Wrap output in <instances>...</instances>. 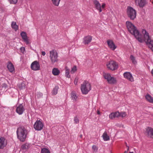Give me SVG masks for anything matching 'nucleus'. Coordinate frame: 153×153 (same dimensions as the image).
I'll return each instance as SVG.
<instances>
[{
	"instance_id": "aec40b11",
	"label": "nucleus",
	"mask_w": 153,
	"mask_h": 153,
	"mask_svg": "<svg viewBox=\"0 0 153 153\" xmlns=\"http://www.w3.org/2000/svg\"><path fill=\"white\" fill-rule=\"evenodd\" d=\"M120 112L116 111L111 113L109 115V118L111 119H113L115 117H119Z\"/></svg>"
},
{
	"instance_id": "cd10ccee",
	"label": "nucleus",
	"mask_w": 153,
	"mask_h": 153,
	"mask_svg": "<svg viewBox=\"0 0 153 153\" xmlns=\"http://www.w3.org/2000/svg\"><path fill=\"white\" fill-rule=\"evenodd\" d=\"M61 0H51L53 4L55 6H59Z\"/></svg>"
},
{
	"instance_id": "c03bdc74",
	"label": "nucleus",
	"mask_w": 153,
	"mask_h": 153,
	"mask_svg": "<svg viewBox=\"0 0 153 153\" xmlns=\"http://www.w3.org/2000/svg\"><path fill=\"white\" fill-rule=\"evenodd\" d=\"M80 137H81V138H82V134L80 135Z\"/></svg>"
},
{
	"instance_id": "ea45409f",
	"label": "nucleus",
	"mask_w": 153,
	"mask_h": 153,
	"mask_svg": "<svg viewBox=\"0 0 153 153\" xmlns=\"http://www.w3.org/2000/svg\"><path fill=\"white\" fill-rule=\"evenodd\" d=\"M105 3H102V5L101 7V9H104V8H105Z\"/></svg>"
},
{
	"instance_id": "37998d69",
	"label": "nucleus",
	"mask_w": 153,
	"mask_h": 153,
	"mask_svg": "<svg viewBox=\"0 0 153 153\" xmlns=\"http://www.w3.org/2000/svg\"><path fill=\"white\" fill-rule=\"evenodd\" d=\"M151 73H152V76H153V69H152V71Z\"/></svg>"
},
{
	"instance_id": "4468645a",
	"label": "nucleus",
	"mask_w": 153,
	"mask_h": 153,
	"mask_svg": "<svg viewBox=\"0 0 153 153\" xmlns=\"http://www.w3.org/2000/svg\"><path fill=\"white\" fill-rule=\"evenodd\" d=\"M107 43L108 47L111 50L114 51L117 48V46L112 40H108L107 41Z\"/></svg>"
},
{
	"instance_id": "c9c22d12",
	"label": "nucleus",
	"mask_w": 153,
	"mask_h": 153,
	"mask_svg": "<svg viewBox=\"0 0 153 153\" xmlns=\"http://www.w3.org/2000/svg\"><path fill=\"white\" fill-rule=\"evenodd\" d=\"M36 96L38 98H40L42 96V94L40 92H38L37 93Z\"/></svg>"
},
{
	"instance_id": "a878e982",
	"label": "nucleus",
	"mask_w": 153,
	"mask_h": 153,
	"mask_svg": "<svg viewBox=\"0 0 153 153\" xmlns=\"http://www.w3.org/2000/svg\"><path fill=\"white\" fill-rule=\"evenodd\" d=\"M70 71V69L68 67H66L65 68V74L66 77L68 78L70 77V76L69 75Z\"/></svg>"
},
{
	"instance_id": "a19ab883",
	"label": "nucleus",
	"mask_w": 153,
	"mask_h": 153,
	"mask_svg": "<svg viewBox=\"0 0 153 153\" xmlns=\"http://www.w3.org/2000/svg\"><path fill=\"white\" fill-rule=\"evenodd\" d=\"M42 54L43 56H44L46 54L45 52L44 51H42Z\"/></svg>"
},
{
	"instance_id": "72a5a7b5",
	"label": "nucleus",
	"mask_w": 153,
	"mask_h": 153,
	"mask_svg": "<svg viewBox=\"0 0 153 153\" xmlns=\"http://www.w3.org/2000/svg\"><path fill=\"white\" fill-rule=\"evenodd\" d=\"M126 115V113L125 112H122L120 113L119 117H125Z\"/></svg>"
},
{
	"instance_id": "ddd939ff",
	"label": "nucleus",
	"mask_w": 153,
	"mask_h": 153,
	"mask_svg": "<svg viewBox=\"0 0 153 153\" xmlns=\"http://www.w3.org/2000/svg\"><path fill=\"white\" fill-rule=\"evenodd\" d=\"M124 77L128 80L132 82L134 81V78L132 74L129 72H126L123 74Z\"/></svg>"
},
{
	"instance_id": "9b49d317",
	"label": "nucleus",
	"mask_w": 153,
	"mask_h": 153,
	"mask_svg": "<svg viewBox=\"0 0 153 153\" xmlns=\"http://www.w3.org/2000/svg\"><path fill=\"white\" fill-rule=\"evenodd\" d=\"M135 5L140 7H143L146 4V0H134Z\"/></svg>"
},
{
	"instance_id": "f704fd0d",
	"label": "nucleus",
	"mask_w": 153,
	"mask_h": 153,
	"mask_svg": "<svg viewBox=\"0 0 153 153\" xmlns=\"http://www.w3.org/2000/svg\"><path fill=\"white\" fill-rule=\"evenodd\" d=\"M74 120L75 123L77 124L79 122V119L77 116H75L74 117Z\"/></svg>"
},
{
	"instance_id": "b1692460",
	"label": "nucleus",
	"mask_w": 153,
	"mask_h": 153,
	"mask_svg": "<svg viewBox=\"0 0 153 153\" xmlns=\"http://www.w3.org/2000/svg\"><path fill=\"white\" fill-rule=\"evenodd\" d=\"M53 74L55 76H57L60 73L59 71L57 68H54L52 71Z\"/></svg>"
},
{
	"instance_id": "c85d7f7f",
	"label": "nucleus",
	"mask_w": 153,
	"mask_h": 153,
	"mask_svg": "<svg viewBox=\"0 0 153 153\" xmlns=\"http://www.w3.org/2000/svg\"><path fill=\"white\" fill-rule=\"evenodd\" d=\"M130 58L133 64H136L137 63L136 58L133 56L131 55L130 56Z\"/></svg>"
},
{
	"instance_id": "4c0bfd02",
	"label": "nucleus",
	"mask_w": 153,
	"mask_h": 153,
	"mask_svg": "<svg viewBox=\"0 0 153 153\" xmlns=\"http://www.w3.org/2000/svg\"><path fill=\"white\" fill-rule=\"evenodd\" d=\"M20 50L21 52L24 53L25 51V48L24 47H22L20 48Z\"/></svg>"
},
{
	"instance_id": "a211bd4d",
	"label": "nucleus",
	"mask_w": 153,
	"mask_h": 153,
	"mask_svg": "<svg viewBox=\"0 0 153 153\" xmlns=\"http://www.w3.org/2000/svg\"><path fill=\"white\" fill-rule=\"evenodd\" d=\"M21 35L24 41L27 44H29V42L27 39L26 33L25 32H22L21 33Z\"/></svg>"
},
{
	"instance_id": "20e7f679",
	"label": "nucleus",
	"mask_w": 153,
	"mask_h": 153,
	"mask_svg": "<svg viewBox=\"0 0 153 153\" xmlns=\"http://www.w3.org/2000/svg\"><path fill=\"white\" fill-rule=\"evenodd\" d=\"M127 13L128 16L131 20H134L136 17V11L131 7H128L127 8Z\"/></svg>"
},
{
	"instance_id": "2eb2a0df",
	"label": "nucleus",
	"mask_w": 153,
	"mask_h": 153,
	"mask_svg": "<svg viewBox=\"0 0 153 153\" xmlns=\"http://www.w3.org/2000/svg\"><path fill=\"white\" fill-rule=\"evenodd\" d=\"M7 144V140L4 138L1 137L0 138V149H3Z\"/></svg>"
},
{
	"instance_id": "2f4dec72",
	"label": "nucleus",
	"mask_w": 153,
	"mask_h": 153,
	"mask_svg": "<svg viewBox=\"0 0 153 153\" xmlns=\"http://www.w3.org/2000/svg\"><path fill=\"white\" fill-rule=\"evenodd\" d=\"M41 153H50L48 149L46 148H43L41 151Z\"/></svg>"
},
{
	"instance_id": "58836bf2",
	"label": "nucleus",
	"mask_w": 153,
	"mask_h": 153,
	"mask_svg": "<svg viewBox=\"0 0 153 153\" xmlns=\"http://www.w3.org/2000/svg\"><path fill=\"white\" fill-rule=\"evenodd\" d=\"M78 80V77H76L75 79L74 83L75 85H76L77 84V82Z\"/></svg>"
},
{
	"instance_id": "6ab92c4d",
	"label": "nucleus",
	"mask_w": 153,
	"mask_h": 153,
	"mask_svg": "<svg viewBox=\"0 0 153 153\" xmlns=\"http://www.w3.org/2000/svg\"><path fill=\"white\" fill-rule=\"evenodd\" d=\"M146 131L148 136L151 138H153V129L151 127H148L146 129Z\"/></svg>"
},
{
	"instance_id": "a18cd8bd",
	"label": "nucleus",
	"mask_w": 153,
	"mask_h": 153,
	"mask_svg": "<svg viewBox=\"0 0 153 153\" xmlns=\"http://www.w3.org/2000/svg\"><path fill=\"white\" fill-rule=\"evenodd\" d=\"M129 153H134L133 152H130Z\"/></svg>"
},
{
	"instance_id": "5701e85b",
	"label": "nucleus",
	"mask_w": 153,
	"mask_h": 153,
	"mask_svg": "<svg viewBox=\"0 0 153 153\" xmlns=\"http://www.w3.org/2000/svg\"><path fill=\"white\" fill-rule=\"evenodd\" d=\"M30 144L28 143H25L21 146V148L23 150H26L29 148Z\"/></svg>"
},
{
	"instance_id": "4be33fe9",
	"label": "nucleus",
	"mask_w": 153,
	"mask_h": 153,
	"mask_svg": "<svg viewBox=\"0 0 153 153\" xmlns=\"http://www.w3.org/2000/svg\"><path fill=\"white\" fill-rule=\"evenodd\" d=\"M102 137L104 141H108L110 140L109 137L108 135L107 132L106 131H105L103 133L102 135Z\"/></svg>"
},
{
	"instance_id": "f03ea898",
	"label": "nucleus",
	"mask_w": 153,
	"mask_h": 153,
	"mask_svg": "<svg viewBox=\"0 0 153 153\" xmlns=\"http://www.w3.org/2000/svg\"><path fill=\"white\" fill-rule=\"evenodd\" d=\"M16 133L17 137L21 141L24 142L25 140L27 134V131L25 128L22 127L18 128Z\"/></svg>"
},
{
	"instance_id": "7ed1b4c3",
	"label": "nucleus",
	"mask_w": 153,
	"mask_h": 153,
	"mask_svg": "<svg viewBox=\"0 0 153 153\" xmlns=\"http://www.w3.org/2000/svg\"><path fill=\"white\" fill-rule=\"evenodd\" d=\"M91 87L90 83L88 81H84L81 85V89L83 94H87L91 90Z\"/></svg>"
},
{
	"instance_id": "423d86ee",
	"label": "nucleus",
	"mask_w": 153,
	"mask_h": 153,
	"mask_svg": "<svg viewBox=\"0 0 153 153\" xmlns=\"http://www.w3.org/2000/svg\"><path fill=\"white\" fill-rule=\"evenodd\" d=\"M103 76L104 78L107 80L108 83L110 84H115L117 82L116 78L112 76L109 73H104Z\"/></svg>"
},
{
	"instance_id": "49530a36",
	"label": "nucleus",
	"mask_w": 153,
	"mask_h": 153,
	"mask_svg": "<svg viewBox=\"0 0 153 153\" xmlns=\"http://www.w3.org/2000/svg\"><path fill=\"white\" fill-rule=\"evenodd\" d=\"M152 4H153V2H152Z\"/></svg>"
},
{
	"instance_id": "dca6fc26",
	"label": "nucleus",
	"mask_w": 153,
	"mask_h": 153,
	"mask_svg": "<svg viewBox=\"0 0 153 153\" xmlns=\"http://www.w3.org/2000/svg\"><path fill=\"white\" fill-rule=\"evenodd\" d=\"M92 37L90 36H88L85 37L83 39V43L85 45H87L91 42Z\"/></svg>"
},
{
	"instance_id": "0eeeda50",
	"label": "nucleus",
	"mask_w": 153,
	"mask_h": 153,
	"mask_svg": "<svg viewBox=\"0 0 153 153\" xmlns=\"http://www.w3.org/2000/svg\"><path fill=\"white\" fill-rule=\"evenodd\" d=\"M58 54L55 50H53L50 51V58L52 63L58 61Z\"/></svg>"
},
{
	"instance_id": "9d476101",
	"label": "nucleus",
	"mask_w": 153,
	"mask_h": 153,
	"mask_svg": "<svg viewBox=\"0 0 153 153\" xmlns=\"http://www.w3.org/2000/svg\"><path fill=\"white\" fill-rule=\"evenodd\" d=\"M25 110L22 104H20L16 106V112L19 115L22 114Z\"/></svg>"
},
{
	"instance_id": "f257e3e1",
	"label": "nucleus",
	"mask_w": 153,
	"mask_h": 153,
	"mask_svg": "<svg viewBox=\"0 0 153 153\" xmlns=\"http://www.w3.org/2000/svg\"><path fill=\"white\" fill-rule=\"evenodd\" d=\"M126 25L128 30L130 33L134 35L139 42H145L149 47L153 51V40L151 39L149 33L146 30H142V35L140 34L136 27L131 22L127 21L126 22Z\"/></svg>"
},
{
	"instance_id": "1a4fd4ad",
	"label": "nucleus",
	"mask_w": 153,
	"mask_h": 153,
	"mask_svg": "<svg viewBox=\"0 0 153 153\" xmlns=\"http://www.w3.org/2000/svg\"><path fill=\"white\" fill-rule=\"evenodd\" d=\"M31 68L33 71H38L40 69V66L39 62L37 61L33 62L31 65Z\"/></svg>"
},
{
	"instance_id": "6e6552de",
	"label": "nucleus",
	"mask_w": 153,
	"mask_h": 153,
	"mask_svg": "<svg viewBox=\"0 0 153 153\" xmlns=\"http://www.w3.org/2000/svg\"><path fill=\"white\" fill-rule=\"evenodd\" d=\"M43 126V124L41 121L37 120L34 125V128L36 130L40 131L42 129Z\"/></svg>"
},
{
	"instance_id": "bb28decb",
	"label": "nucleus",
	"mask_w": 153,
	"mask_h": 153,
	"mask_svg": "<svg viewBox=\"0 0 153 153\" xmlns=\"http://www.w3.org/2000/svg\"><path fill=\"white\" fill-rule=\"evenodd\" d=\"M11 27L15 31H16L18 29V26L17 25L16 22H13L11 23Z\"/></svg>"
},
{
	"instance_id": "79ce46f5",
	"label": "nucleus",
	"mask_w": 153,
	"mask_h": 153,
	"mask_svg": "<svg viewBox=\"0 0 153 153\" xmlns=\"http://www.w3.org/2000/svg\"><path fill=\"white\" fill-rule=\"evenodd\" d=\"M97 114H100V112L99 111H97Z\"/></svg>"
},
{
	"instance_id": "7c9ffc66",
	"label": "nucleus",
	"mask_w": 153,
	"mask_h": 153,
	"mask_svg": "<svg viewBox=\"0 0 153 153\" xmlns=\"http://www.w3.org/2000/svg\"><path fill=\"white\" fill-rule=\"evenodd\" d=\"M92 149L94 153H96L98 149V147L94 145L92 146Z\"/></svg>"
},
{
	"instance_id": "473e14b6",
	"label": "nucleus",
	"mask_w": 153,
	"mask_h": 153,
	"mask_svg": "<svg viewBox=\"0 0 153 153\" xmlns=\"http://www.w3.org/2000/svg\"><path fill=\"white\" fill-rule=\"evenodd\" d=\"M77 70L76 67V66H74L73 68H72L71 70L70 71V72L71 74L74 73Z\"/></svg>"
},
{
	"instance_id": "412c9836",
	"label": "nucleus",
	"mask_w": 153,
	"mask_h": 153,
	"mask_svg": "<svg viewBox=\"0 0 153 153\" xmlns=\"http://www.w3.org/2000/svg\"><path fill=\"white\" fill-rule=\"evenodd\" d=\"M71 99L73 100V101H76L77 100V96L74 91H72L71 92Z\"/></svg>"
},
{
	"instance_id": "f8f14e48",
	"label": "nucleus",
	"mask_w": 153,
	"mask_h": 153,
	"mask_svg": "<svg viewBox=\"0 0 153 153\" xmlns=\"http://www.w3.org/2000/svg\"><path fill=\"white\" fill-rule=\"evenodd\" d=\"M7 67L9 71L12 74L15 72V68L13 64L10 61L8 62Z\"/></svg>"
},
{
	"instance_id": "393cba45",
	"label": "nucleus",
	"mask_w": 153,
	"mask_h": 153,
	"mask_svg": "<svg viewBox=\"0 0 153 153\" xmlns=\"http://www.w3.org/2000/svg\"><path fill=\"white\" fill-rule=\"evenodd\" d=\"M146 98L149 102L151 103H153V98L149 94H147L146 96Z\"/></svg>"
},
{
	"instance_id": "c756f323",
	"label": "nucleus",
	"mask_w": 153,
	"mask_h": 153,
	"mask_svg": "<svg viewBox=\"0 0 153 153\" xmlns=\"http://www.w3.org/2000/svg\"><path fill=\"white\" fill-rule=\"evenodd\" d=\"M58 88V86H56L55 87L52 91V94L53 95H55L57 93Z\"/></svg>"
},
{
	"instance_id": "e433bc0d",
	"label": "nucleus",
	"mask_w": 153,
	"mask_h": 153,
	"mask_svg": "<svg viewBox=\"0 0 153 153\" xmlns=\"http://www.w3.org/2000/svg\"><path fill=\"white\" fill-rule=\"evenodd\" d=\"M10 4H15L17 2V0H8Z\"/></svg>"
},
{
	"instance_id": "39448f33",
	"label": "nucleus",
	"mask_w": 153,
	"mask_h": 153,
	"mask_svg": "<svg viewBox=\"0 0 153 153\" xmlns=\"http://www.w3.org/2000/svg\"><path fill=\"white\" fill-rule=\"evenodd\" d=\"M106 66L108 69L112 71L117 70L118 67L117 63L114 60H111L107 62L106 64Z\"/></svg>"
},
{
	"instance_id": "f3484780",
	"label": "nucleus",
	"mask_w": 153,
	"mask_h": 153,
	"mask_svg": "<svg viewBox=\"0 0 153 153\" xmlns=\"http://www.w3.org/2000/svg\"><path fill=\"white\" fill-rule=\"evenodd\" d=\"M93 3L96 9L98 10L99 13L101 12L102 10L99 1L97 0H95L93 1Z\"/></svg>"
}]
</instances>
